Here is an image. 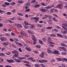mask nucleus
<instances>
[{"label":"nucleus","instance_id":"nucleus-56","mask_svg":"<svg viewBox=\"0 0 67 67\" xmlns=\"http://www.w3.org/2000/svg\"><path fill=\"white\" fill-rule=\"evenodd\" d=\"M15 19V17H14L12 18L11 20H14Z\"/></svg>","mask_w":67,"mask_h":67},{"label":"nucleus","instance_id":"nucleus-59","mask_svg":"<svg viewBox=\"0 0 67 67\" xmlns=\"http://www.w3.org/2000/svg\"><path fill=\"white\" fill-rule=\"evenodd\" d=\"M24 63H27L28 64H29V62H27V61H24Z\"/></svg>","mask_w":67,"mask_h":67},{"label":"nucleus","instance_id":"nucleus-24","mask_svg":"<svg viewBox=\"0 0 67 67\" xmlns=\"http://www.w3.org/2000/svg\"><path fill=\"white\" fill-rule=\"evenodd\" d=\"M61 46H67V45H66L63 43H61Z\"/></svg>","mask_w":67,"mask_h":67},{"label":"nucleus","instance_id":"nucleus-15","mask_svg":"<svg viewBox=\"0 0 67 67\" xmlns=\"http://www.w3.org/2000/svg\"><path fill=\"white\" fill-rule=\"evenodd\" d=\"M17 58H18L19 59H25L26 58L25 57H18Z\"/></svg>","mask_w":67,"mask_h":67},{"label":"nucleus","instance_id":"nucleus-39","mask_svg":"<svg viewBox=\"0 0 67 67\" xmlns=\"http://www.w3.org/2000/svg\"><path fill=\"white\" fill-rule=\"evenodd\" d=\"M51 36L52 37H55L56 36H55V35L54 34H52V35H51Z\"/></svg>","mask_w":67,"mask_h":67},{"label":"nucleus","instance_id":"nucleus-42","mask_svg":"<svg viewBox=\"0 0 67 67\" xmlns=\"http://www.w3.org/2000/svg\"><path fill=\"white\" fill-rule=\"evenodd\" d=\"M19 15H20V16H23V14L20 13H19Z\"/></svg>","mask_w":67,"mask_h":67},{"label":"nucleus","instance_id":"nucleus-25","mask_svg":"<svg viewBox=\"0 0 67 67\" xmlns=\"http://www.w3.org/2000/svg\"><path fill=\"white\" fill-rule=\"evenodd\" d=\"M32 39L34 41H37V39L35 38V37H32Z\"/></svg>","mask_w":67,"mask_h":67},{"label":"nucleus","instance_id":"nucleus-53","mask_svg":"<svg viewBox=\"0 0 67 67\" xmlns=\"http://www.w3.org/2000/svg\"><path fill=\"white\" fill-rule=\"evenodd\" d=\"M41 32H44V31H45V30L43 29H42L41 30Z\"/></svg>","mask_w":67,"mask_h":67},{"label":"nucleus","instance_id":"nucleus-16","mask_svg":"<svg viewBox=\"0 0 67 67\" xmlns=\"http://www.w3.org/2000/svg\"><path fill=\"white\" fill-rule=\"evenodd\" d=\"M40 5L39 4H36L34 6V8H38L39 7Z\"/></svg>","mask_w":67,"mask_h":67},{"label":"nucleus","instance_id":"nucleus-51","mask_svg":"<svg viewBox=\"0 0 67 67\" xmlns=\"http://www.w3.org/2000/svg\"><path fill=\"white\" fill-rule=\"evenodd\" d=\"M56 26V27H57V28H58V29H61V28L60 27L58 26Z\"/></svg>","mask_w":67,"mask_h":67},{"label":"nucleus","instance_id":"nucleus-4","mask_svg":"<svg viewBox=\"0 0 67 67\" xmlns=\"http://www.w3.org/2000/svg\"><path fill=\"white\" fill-rule=\"evenodd\" d=\"M48 42L50 43L51 44H53V42H52V39L50 37H48Z\"/></svg>","mask_w":67,"mask_h":67},{"label":"nucleus","instance_id":"nucleus-40","mask_svg":"<svg viewBox=\"0 0 67 67\" xmlns=\"http://www.w3.org/2000/svg\"><path fill=\"white\" fill-rule=\"evenodd\" d=\"M11 13L10 12H8L6 13V14L7 15H11Z\"/></svg>","mask_w":67,"mask_h":67},{"label":"nucleus","instance_id":"nucleus-57","mask_svg":"<svg viewBox=\"0 0 67 67\" xmlns=\"http://www.w3.org/2000/svg\"><path fill=\"white\" fill-rule=\"evenodd\" d=\"M24 46H25V47H27V45L26 44L24 43Z\"/></svg>","mask_w":67,"mask_h":67},{"label":"nucleus","instance_id":"nucleus-33","mask_svg":"<svg viewBox=\"0 0 67 67\" xmlns=\"http://www.w3.org/2000/svg\"><path fill=\"white\" fill-rule=\"evenodd\" d=\"M61 54L63 55H66V53L65 52H63L61 53Z\"/></svg>","mask_w":67,"mask_h":67},{"label":"nucleus","instance_id":"nucleus-47","mask_svg":"<svg viewBox=\"0 0 67 67\" xmlns=\"http://www.w3.org/2000/svg\"><path fill=\"white\" fill-rule=\"evenodd\" d=\"M42 5H43V6H46V4H45L44 3H42L41 4Z\"/></svg>","mask_w":67,"mask_h":67},{"label":"nucleus","instance_id":"nucleus-32","mask_svg":"<svg viewBox=\"0 0 67 67\" xmlns=\"http://www.w3.org/2000/svg\"><path fill=\"white\" fill-rule=\"evenodd\" d=\"M62 60V59L60 58H58L57 59V61H61Z\"/></svg>","mask_w":67,"mask_h":67},{"label":"nucleus","instance_id":"nucleus-38","mask_svg":"<svg viewBox=\"0 0 67 67\" xmlns=\"http://www.w3.org/2000/svg\"><path fill=\"white\" fill-rule=\"evenodd\" d=\"M31 60L32 62H35V59L33 58H31Z\"/></svg>","mask_w":67,"mask_h":67},{"label":"nucleus","instance_id":"nucleus-49","mask_svg":"<svg viewBox=\"0 0 67 67\" xmlns=\"http://www.w3.org/2000/svg\"><path fill=\"white\" fill-rule=\"evenodd\" d=\"M53 17L50 16H49V19H52Z\"/></svg>","mask_w":67,"mask_h":67},{"label":"nucleus","instance_id":"nucleus-19","mask_svg":"<svg viewBox=\"0 0 67 67\" xmlns=\"http://www.w3.org/2000/svg\"><path fill=\"white\" fill-rule=\"evenodd\" d=\"M40 10L41 11H42L43 12H46V10L44 9H40Z\"/></svg>","mask_w":67,"mask_h":67},{"label":"nucleus","instance_id":"nucleus-28","mask_svg":"<svg viewBox=\"0 0 67 67\" xmlns=\"http://www.w3.org/2000/svg\"><path fill=\"white\" fill-rule=\"evenodd\" d=\"M0 56H4V54L3 53H0Z\"/></svg>","mask_w":67,"mask_h":67},{"label":"nucleus","instance_id":"nucleus-1","mask_svg":"<svg viewBox=\"0 0 67 67\" xmlns=\"http://www.w3.org/2000/svg\"><path fill=\"white\" fill-rule=\"evenodd\" d=\"M57 8H59V9H62L63 8V7L62 6L61 4H59L57 6Z\"/></svg>","mask_w":67,"mask_h":67},{"label":"nucleus","instance_id":"nucleus-5","mask_svg":"<svg viewBox=\"0 0 67 67\" xmlns=\"http://www.w3.org/2000/svg\"><path fill=\"white\" fill-rule=\"evenodd\" d=\"M40 63H43L44 62H47V60H39Z\"/></svg>","mask_w":67,"mask_h":67},{"label":"nucleus","instance_id":"nucleus-21","mask_svg":"<svg viewBox=\"0 0 67 67\" xmlns=\"http://www.w3.org/2000/svg\"><path fill=\"white\" fill-rule=\"evenodd\" d=\"M15 61L16 62H17V63H21V60H18V59L16 60H15Z\"/></svg>","mask_w":67,"mask_h":67},{"label":"nucleus","instance_id":"nucleus-60","mask_svg":"<svg viewBox=\"0 0 67 67\" xmlns=\"http://www.w3.org/2000/svg\"><path fill=\"white\" fill-rule=\"evenodd\" d=\"M62 65L63 67H66V65H65L64 64H62Z\"/></svg>","mask_w":67,"mask_h":67},{"label":"nucleus","instance_id":"nucleus-43","mask_svg":"<svg viewBox=\"0 0 67 67\" xmlns=\"http://www.w3.org/2000/svg\"><path fill=\"white\" fill-rule=\"evenodd\" d=\"M30 11V9H27L26 10H25V11L26 12H29Z\"/></svg>","mask_w":67,"mask_h":67},{"label":"nucleus","instance_id":"nucleus-62","mask_svg":"<svg viewBox=\"0 0 67 67\" xmlns=\"http://www.w3.org/2000/svg\"><path fill=\"white\" fill-rule=\"evenodd\" d=\"M3 25L2 24L0 23V27H2Z\"/></svg>","mask_w":67,"mask_h":67},{"label":"nucleus","instance_id":"nucleus-34","mask_svg":"<svg viewBox=\"0 0 67 67\" xmlns=\"http://www.w3.org/2000/svg\"><path fill=\"white\" fill-rule=\"evenodd\" d=\"M18 3H23V1H21V0H19L18 1Z\"/></svg>","mask_w":67,"mask_h":67},{"label":"nucleus","instance_id":"nucleus-37","mask_svg":"<svg viewBox=\"0 0 67 67\" xmlns=\"http://www.w3.org/2000/svg\"><path fill=\"white\" fill-rule=\"evenodd\" d=\"M52 7L51 6H47L46 7V9H50V8H51Z\"/></svg>","mask_w":67,"mask_h":67},{"label":"nucleus","instance_id":"nucleus-26","mask_svg":"<svg viewBox=\"0 0 67 67\" xmlns=\"http://www.w3.org/2000/svg\"><path fill=\"white\" fill-rule=\"evenodd\" d=\"M14 56L15 57H17V58H18V56H19V53L15 54H14Z\"/></svg>","mask_w":67,"mask_h":67},{"label":"nucleus","instance_id":"nucleus-13","mask_svg":"<svg viewBox=\"0 0 67 67\" xmlns=\"http://www.w3.org/2000/svg\"><path fill=\"white\" fill-rule=\"evenodd\" d=\"M25 5L27 7H29L30 5V3L29 2H27L25 4Z\"/></svg>","mask_w":67,"mask_h":67},{"label":"nucleus","instance_id":"nucleus-44","mask_svg":"<svg viewBox=\"0 0 67 67\" xmlns=\"http://www.w3.org/2000/svg\"><path fill=\"white\" fill-rule=\"evenodd\" d=\"M25 29H28L29 28V26H26L25 27H24Z\"/></svg>","mask_w":67,"mask_h":67},{"label":"nucleus","instance_id":"nucleus-29","mask_svg":"<svg viewBox=\"0 0 67 67\" xmlns=\"http://www.w3.org/2000/svg\"><path fill=\"white\" fill-rule=\"evenodd\" d=\"M62 33L63 34H66L67 33V32H66V30H65L64 31H62Z\"/></svg>","mask_w":67,"mask_h":67},{"label":"nucleus","instance_id":"nucleus-6","mask_svg":"<svg viewBox=\"0 0 67 67\" xmlns=\"http://www.w3.org/2000/svg\"><path fill=\"white\" fill-rule=\"evenodd\" d=\"M42 54L40 55V56L42 57H44V55H45V52L43 51H42L41 52Z\"/></svg>","mask_w":67,"mask_h":67},{"label":"nucleus","instance_id":"nucleus-8","mask_svg":"<svg viewBox=\"0 0 67 67\" xmlns=\"http://www.w3.org/2000/svg\"><path fill=\"white\" fill-rule=\"evenodd\" d=\"M1 41H7V39L4 37H2L1 39Z\"/></svg>","mask_w":67,"mask_h":67},{"label":"nucleus","instance_id":"nucleus-17","mask_svg":"<svg viewBox=\"0 0 67 67\" xmlns=\"http://www.w3.org/2000/svg\"><path fill=\"white\" fill-rule=\"evenodd\" d=\"M24 23L25 24V25L26 26V25H30V24L28 23H27V22L26 21H24Z\"/></svg>","mask_w":67,"mask_h":67},{"label":"nucleus","instance_id":"nucleus-2","mask_svg":"<svg viewBox=\"0 0 67 67\" xmlns=\"http://www.w3.org/2000/svg\"><path fill=\"white\" fill-rule=\"evenodd\" d=\"M7 61L8 63H14V61L13 60H9L8 59H7Z\"/></svg>","mask_w":67,"mask_h":67},{"label":"nucleus","instance_id":"nucleus-9","mask_svg":"<svg viewBox=\"0 0 67 67\" xmlns=\"http://www.w3.org/2000/svg\"><path fill=\"white\" fill-rule=\"evenodd\" d=\"M3 44L4 45V46H8V45H9V43L7 42H4L3 43Z\"/></svg>","mask_w":67,"mask_h":67},{"label":"nucleus","instance_id":"nucleus-30","mask_svg":"<svg viewBox=\"0 0 67 67\" xmlns=\"http://www.w3.org/2000/svg\"><path fill=\"white\" fill-rule=\"evenodd\" d=\"M52 28H53V27L52 26H51V27H47L46 28V29H52Z\"/></svg>","mask_w":67,"mask_h":67},{"label":"nucleus","instance_id":"nucleus-50","mask_svg":"<svg viewBox=\"0 0 67 67\" xmlns=\"http://www.w3.org/2000/svg\"><path fill=\"white\" fill-rule=\"evenodd\" d=\"M36 47H37V48H40L41 47H40V46L39 45H37L36 46Z\"/></svg>","mask_w":67,"mask_h":67},{"label":"nucleus","instance_id":"nucleus-48","mask_svg":"<svg viewBox=\"0 0 67 67\" xmlns=\"http://www.w3.org/2000/svg\"><path fill=\"white\" fill-rule=\"evenodd\" d=\"M53 11H54V9L53 8H52L50 10V12H53Z\"/></svg>","mask_w":67,"mask_h":67},{"label":"nucleus","instance_id":"nucleus-23","mask_svg":"<svg viewBox=\"0 0 67 67\" xmlns=\"http://www.w3.org/2000/svg\"><path fill=\"white\" fill-rule=\"evenodd\" d=\"M26 49L28 51H31V49L27 47L26 48Z\"/></svg>","mask_w":67,"mask_h":67},{"label":"nucleus","instance_id":"nucleus-11","mask_svg":"<svg viewBox=\"0 0 67 67\" xmlns=\"http://www.w3.org/2000/svg\"><path fill=\"white\" fill-rule=\"evenodd\" d=\"M12 53L13 54H16L18 53V51H16V50H14L12 52Z\"/></svg>","mask_w":67,"mask_h":67},{"label":"nucleus","instance_id":"nucleus-31","mask_svg":"<svg viewBox=\"0 0 67 67\" xmlns=\"http://www.w3.org/2000/svg\"><path fill=\"white\" fill-rule=\"evenodd\" d=\"M35 27L34 25H32L30 26V27L31 29H33Z\"/></svg>","mask_w":67,"mask_h":67},{"label":"nucleus","instance_id":"nucleus-18","mask_svg":"<svg viewBox=\"0 0 67 67\" xmlns=\"http://www.w3.org/2000/svg\"><path fill=\"white\" fill-rule=\"evenodd\" d=\"M42 40L43 42H46L47 41V39L45 37H44L43 38Z\"/></svg>","mask_w":67,"mask_h":67},{"label":"nucleus","instance_id":"nucleus-22","mask_svg":"<svg viewBox=\"0 0 67 67\" xmlns=\"http://www.w3.org/2000/svg\"><path fill=\"white\" fill-rule=\"evenodd\" d=\"M52 52V51L49 49H48L47 51V52L48 53H51Z\"/></svg>","mask_w":67,"mask_h":67},{"label":"nucleus","instance_id":"nucleus-55","mask_svg":"<svg viewBox=\"0 0 67 67\" xmlns=\"http://www.w3.org/2000/svg\"><path fill=\"white\" fill-rule=\"evenodd\" d=\"M51 61L52 62V63H54V62H55V60L54 59H53L51 60Z\"/></svg>","mask_w":67,"mask_h":67},{"label":"nucleus","instance_id":"nucleus-58","mask_svg":"<svg viewBox=\"0 0 67 67\" xmlns=\"http://www.w3.org/2000/svg\"><path fill=\"white\" fill-rule=\"evenodd\" d=\"M5 35L7 36H10V35L9 34H6Z\"/></svg>","mask_w":67,"mask_h":67},{"label":"nucleus","instance_id":"nucleus-14","mask_svg":"<svg viewBox=\"0 0 67 67\" xmlns=\"http://www.w3.org/2000/svg\"><path fill=\"white\" fill-rule=\"evenodd\" d=\"M62 48L63 49V50L65 52H67V49H66V48H65V47H62Z\"/></svg>","mask_w":67,"mask_h":67},{"label":"nucleus","instance_id":"nucleus-45","mask_svg":"<svg viewBox=\"0 0 67 67\" xmlns=\"http://www.w3.org/2000/svg\"><path fill=\"white\" fill-rule=\"evenodd\" d=\"M39 42H40V43H41V44H43V42L42 40H39Z\"/></svg>","mask_w":67,"mask_h":67},{"label":"nucleus","instance_id":"nucleus-61","mask_svg":"<svg viewBox=\"0 0 67 67\" xmlns=\"http://www.w3.org/2000/svg\"><path fill=\"white\" fill-rule=\"evenodd\" d=\"M3 30L4 31H5V32H7V29L6 28H4L3 29Z\"/></svg>","mask_w":67,"mask_h":67},{"label":"nucleus","instance_id":"nucleus-63","mask_svg":"<svg viewBox=\"0 0 67 67\" xmlns=\"http://www.w3.org/2000/svg\"><path fill=\"white\" fill-rule=\"evenodd\" d=\"M35 66L36 67H38V64H36L35 65Z\"/></svg>","mask_w":67,"mask_h":67},{"label":"nucleus","instance_id":"nucleus-41","mask_svg":"<svg viewBox=\"0 0 67 67\" xmlns=\"http://www.w3.org/2000/svg\"><path fill=\"white\" fill-rule=\"evenodd\" d=\"M35 2H36V1H35V0H34L33 1H31V2L32 3H34Z\"/></svg>","mask_w":67,"mask_h":67},{"label":"nucleus","instance_id":"nucleus-10","mask_svg":"<svg viewBox=\"0 0 67 67\" xmlns=\"http://www.w3.org/2000/svg\"><path fill=\"white\" fill-rule=\"evenodd\" d=\"M54 54H55V55H59L60 53H59L58 51H54Z\"/></svg>","mask_w":67,"mask_h":67},{"label":"nucleus","instance_id":"nucleus-12","mask_svg":"<svg viewBox=\"0 0 67 67\" xmlns=\"http://www.w3.org/2000/svg\"><path fill=\"white\" fill-rule=\"evenodd\" d=\"M28 33H29L31 34H34L33 32L32 31H31V30H28Z\"/></svg>","mask_w":67,"mask_h":67},{"label":"nucleus","instance_id":"nucleus-20","mask_svg":"<svg viewBox=\"0 0 67 67\" xmlns=\"http://www.w3.org/2000/svg\"><path fill=\"white\" fill-rule=\"evenodd\" d=\"M4 4L5 5H10V3H9L8 2H5Z\"/></svg>","mask_w":67,"mask_h":67},{"label":"nucleus","instance_id":"nucleus-54","mask_svg":"<svg viewBox=\"0 0 67 67\" xmlns=\"http://www.w3.org/2000/svg\"><path fill=\"white\" fill-rule=\"evenodd\" d=\"M11 35H12V36H14V35H15V34L13 32H12L11 33Z\"/></svg>","mask_w":67,"mask_h":67},{"label":"nucleus","instance_id":"nucleus-64","mask_svg":"<svg viewBox=\"0 0 67 67\" xmlns=\"http://www.w3.org/2000/svg\"><path fill=\"white\" fill-rule=\"evenodd\" d=\"M63 59L65 61H67V59L66 58H64Z\"/></svg>","mask_w":67,"mask_h":67},{"label":"nucleus","instance_id":"nucleus-7","mask_svg":"<svg viewBox=\"0 0 67 67\" xmlns=\"http://www.w3.org/2000/svg\"><path fill=\"white\" fill-rule=\"evenodd\" d=\"M17 26L18 28H22V26L20 24H17Z\"/></svg>","mask_w":67,"mask_h":67},{"label":"nucleus","instance_id":"nucleus-27","mask_svg":"<svg viewBox=\"0 0 67 67\" xmlns=\"http://www.w3.org/2000/svg\"><path fill=\"white\" fill-rule=\"evenodd\" d=\"M63 28L64 29V30H65V31H66L67 32V28H66V27H65L64 26H62Z\"/></svg>","mask_w":67,"mask_h":67},{"label":"nucleus","instance_id":"nucleus-52","mask_svg":"<svg viewBox=\"0 0 67 67\" xmlns=\"http://www.w3.org/2000/svg\"><path fill=\"white\" fill-rule=\"evenodd\" d=\"M41 65L42 67H45V65L43 64H41Z\"/></svg>","mask_w":67,"mask_h":67},{"label":"nucleus","instance_id":"nucleus-36","mask_svg":"<svg viewBox=\"0 0 67 67\" xmlns=\"http://www.w3.org/2000/svg\"><path fill=\"white\" fill-rule=\"evenodd\" d=\"M57 35H58L59 36H60V37H63V35L59 34H57Z\"/></svg>","mask_w":67,"mask_h":67},{"label":"nucleus","instance_id":"nucleus-3","mask_svg":"<svg viewBox=\"0 0 67 67\" xmlns=\"http://www.w3.org/2000/svg\"><path fill=\"white\" fill-rule=\"evenodd\" d=\"M34 19L36 20L35 21V23H37L38 21H39L40 20L39 17H35L34 18Z\"/></svg>","mask_w":67,"mask_h":67},{"label":"nucleus","instance_id":"nucleus-46","mask_svg":"<svg viewBox=\"0 0 67 67\" xmlns=\"http://www.w3.org/2000/svg\"><path fill=\"white\" fill-rule=\"evenodd\" d=\"M17 19L18 20H20V21H21V20H22V19L20 18H17Z\"/></svg>","mask_w":67,"mask_h":67},{"label":"nucleus","instance_id":"nucleus-35","mask_svg":"<svg viewBox=\"0 0 67 67\" xmlns=\"http://www.w3.org/2000/svg\"><path fill=\"white\" fill-rule=\"evenodd\" d=\"M25 65L26 66H27L28 67H31V65L29 64H25Z\"/></svg>","mask_w":67,"mask_h":67}]
</instances>
